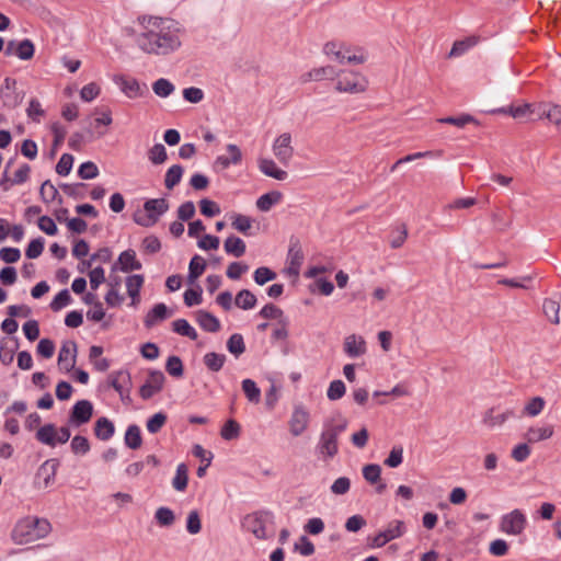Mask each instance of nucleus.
Returning <instances> with one entry per match:
<instances>
[{"label":"nucleus","mask_w":561,"mask_h":561,"mask_svg":"<svg viewBox=\"0 0 561 561\" xmlns=\"http://www.w3.org/2000/svg\"><path fill=\"white\" fill-rule=\"evenodd\" d=\"M137 21L141 32L137 35L136 44L142 53L168 56L180 49L182 28L179 22L154 15H141Z\"/></svg>","instance_id":"nucleus-1"},{"label":"nucleus","mask_w":561,"mask_h":561,"mask_svg":"<svg viewBox=\"0 0 561 561\" xmlns=\"http://www.w3.org/2000/svg\"><path fill=\"white\" fill-rule=\"evenodd\" d=\"M49 531L47 519L28 516L18 522L11 536L15 543L25 545L46 537Z\"/></svg>","instance_id":"nucleus-2"},{"label":"nucleus","mask_w":561,"mask_h":561,"mask_svg":"<svg viewBox=\"0 0 561 561\" xmlns=\"http://www.w3.org/2000/svg\"><path fill=\"white\" fill-rule=\"evenodd\" d=\"M347 420L339 416L325 423L318 444V451L323 459L333 458L339 453V436L346 430Z\"/></svg>","instance_id":"nucleus-3"},{"label":"nucleus","mask_w":561,"mask_h":561,"mask_svg":"<svg viewBox=\"0 0 561 561\" xmlns=\"http://www.w3.org/2000/svg\"><path fill=\"white\" fill-rule=\"evenodd\" d=\"M323 54L341 65H362L367 60V55L363 49L353 48L344 43L334 41L324 44Z\"/></svg>","instance_id":"nucleus-4"},{"label":"nucleus","mask_w":561,"mask_h":561,"mask_svg":"<svg viewBox=\"0 0 561 561\" xmlns=\"http://www.w3.org/2000/svg\"><path fill=\"white\" fill-rule=\"evenodd\" d=\"M335 90L340 93L358 94L368 88V79L353 70H341L336 72Z\"/></svg>","instance_id":"nucleus-5"},{"label":"nucleus","mask_w":561,"mask_h":561,"mask_svg":"<svg viewBox=\"0 0 561 561\" xmlns=\"http://www.w3.org/2000/svg\"><path fill=\"white\" fill-rule=\"evenodd\" d=\"M144 208L147 214L136 215L135 221L142 227H150L169 209V204L164 198L148 199L145 202Z\"/></svg>","instance_id":"nucleus-6"},{"label":"nucleus","mask_w":561,"mask_h":561,"mask_svg":"<svg viewBox=\"0 0 561 561\" xmlns=\"http://www.w3.org/2000/svg\"><path fill=\"white\" fill-rule=\"evenodd\" d=\"M526 526V515L518 508H515L512 512L503 515L500 522L501 531L513 536L523 534Z\"/></svg>","instance_id":"nucleus-7"},{"label":"nucleus","mask_w":561,"mask_h":561,"mask_svg":"<svg viewBox=\"0 0 561 561\" xmlns=\"http://www.w3.org/2000/svg\"><path fill=\"white\" fill-rule=\"evenodd\" d=\"M58 467L59 460L55 458L43 462L35 474V486L44 490L50 488L55 483Z\"/></svg>","instance_id":"nucleus-8"},{"label":"nucleus","mask_w":561,"mask_h":561,"mask_svg":"<svg viewBox=\"0 0 561 561\" xmlns=\"http://www.w3.org/2000/svg\"><path fill=\"white\" fill-rule=\"evenodd\" d=\"M272 515L266 512H257L250 514L244 518V527L252 533L257 539H266V524L271 522Z\"/></svg>","instance_id":"nucleus-9"},{"label":"nucleus","mask_w":561,"mask_h":561,"mask_svg":"<svg viewBox=\"0 0 561 561\" xmlns=\"http://www.w3.org/2000/svg\"><path fill=\"white\" fill-rule=\"evenodd\" d=\"M405 533V526L402 520H393L388 524L387 528L378 533L370 540L371 547H383L387 542L401 537Z\"/></svg>","instance_id":"nucleus-10"},{"label":"nucleus","mask_w":561,"mask_h":561,"mask_svg":"<svg viewBox=\"0 0 561 561\" xmlns=\"http://www.w3.org/2000/svg\"><path fill=\"white\" fill-rule=\"evenodd\" d=\"M272 151L278 161L287 163L294 154L291 134L283 133L276 137L272 145Z\"/></svg>","instance_id":"nucleus-11"},{"label":"nucleus","mask_w":561,"mask_h":561,"mask_svg":"<svg viewBox=\"0 0 561 561\" xmlns=\"http://www.w3.org/2000/svg\"><path fill=\"white\" fill-rule=\"evenodd\" d=\"M93 415V405L89 400H80L72 407L69 415V424L81 426L87 424Z\"/></svg>","instance_id":"nucleus-12"},{"label":"nucleus","mask_w":561,"mask_h":561,"mask_svg":"<svg viewBox=\"0 0 561 561\" xmlns=\"http://www.w3.org/2000/svg\"><path fill=\"white\" fill-rule=\"evenodd\" d=\"M165 377L160 370H150L148 379L140 387L139 394L144 400H149L163 388Z\"/></svg>","instance_id":"nucleus-13"},{"label":"nucleus","mask_w":561,"mask_h":561,"mask_svg":"<svg viewBox=\"0 0 561 561\" xmlns=\"http://www.w3.org/2000/svg\"><path fill=\"white\" fill-rule=\"evenodd\" d=\"M77 343L75 341L65 342L58 354V367L65 373H70L77 362Z\"/></svg>","instance_id":"nucleus-14"},{"label":"nucleus","mask_w":561,"mask_h":561,"mask_svg":"<svg viewBox=\"0 0 561 561\" xmlns=\"http://www.w3.org/2000/svg\"><path fill=\"white\" fill-rule=\"evenodd\" d=\"M111 387L119 393L121 399H129L131 389V377L127 370L113 371L110 375Z\"/></svg>","instance_id":"nucleus-15"},{"label":"nucleus","mask_w":561,"mask_h":561,"mask_svg":"<svg viewBox=\"0 0 561 561\" xmlns=\"http://www.w3.org/2000/svg\"><path fill=\"white\" fill-rule=\"evenodd\" d=\"M304 252L299 240H290V245L287 254V272L289 275L298 276L300 267L304 263Z\"/></svg>","instance_id":"nucleus-16"},{"label":"nucleus","mask_w":561,"mask_h":561,"mask_svg":"<svg viewBox=\"0 0 561 561\" xmlns=\"http://www.w3.org/2000/svg\"><path fill=\"white\" fill-rule=\"evenodd\" d=\"M35 47L32 41L23 39L21 42L10 41L5 48L8 56L15 55L21 60H30L33 58Z\"/></svg>","instance_id":"nucleus-17"},{"label":"nucleus","mask_w":561,"mask_h":561,"mask_svg":"<svg viewBox=\"0 0 561 561\" xmlns=\"http://www.w3.org/2000/svg\"><path fill=\"white\" fill-rule=\"evenodd\" d=\"M308 424H309L308 411L301 405L296 407L294 409V412L289 420L290 433L294 436H299L306 431V428L308 427Z\"/></svg>","instance_id":"nucleus-18"},{"label":"nucleus","mask_w":561,"mask_h":561,"mask_svg":"<svg viewBox=\"0 0 561 561\" xmlns=\"http://www.w3.org/2000/svg\"><path fill=\"white\" fill-rule=\"evenodd\" d=\"M16 81L12 78H5L0 89V96L3 105L14 108L21 103V98L15 92Z\"/></svg>","instance_id":"nucleus-19"},{"label":"nucleus","mask_w":561,"mask_h":561,"mask_svg":"<svg viewBox=\"0 0 561 561\" xmlns=\"http://www.w3.org/2000/svg\"><path fill=\"white\" fill-rule=\"evenodd\" d=\"M228 156H219L215 163L214 168L216 172H220L228 168L231 163L237 164L241 161L242 153L240 148L237 145L229 144L227 146Z\"/></svg>","instance_id":"nucleus-20"},{"label":"nucleus","mask_w":561,"mask_h":561,"mask_svg":"<svg viewBox=\"0 0 561 561\" xmlns=\"http://www.w3.org/2000/svg\"><path fill=\"white\" fill-rule=\"evenodd\" d=\"M116 83L119 85L122 92L129 99L142 96L147 89L145 84L141 87L135 78L119 77L116 79Z\"/></svg>","instance_id":"nucleus-21"},{"label":"nucleus","mask_w":561,"mask_h":561,"mask_svg":"<svg viewBox=\"0 0 561 561\" xmlns=\"http://www.w3.org/2000/svg\"><path fill=\"white\" fill-rule=\"evenodd\" d=\"M336 71L332 66H322L310 69L309 71L300 76L301 83H308L312 81H322L327 79L335 78Z\"/></svg>","instance_id":"nucleus-22"},{"label":"nucleus","mask_w":561,"mask_h":561,"mask_svg":"<svg viewBox=\"0 0 561 561\" xmlns=\"http://www.w3.org/2000/svg\"><path fill=\"white\" fill-rule=\"evenodd\" d=\"M344 352L350 357H358L366 353V342L362 336L351 334L344 340Z\"/></svg>","instance_id":"nucleus-23"},{"label":"nucleus","mask_w":561,"mask_h":561,"mask_svg":"<svg viewBox=\"0 0 561 561\" xmlns=\"http://www.w3.org/2000/svg\"><path fill=\"white\" fill-rule=\"evenodd\" d=\"M117 264L124 273L141 270L142 265L136 257V252L131 249L122 252L118 256Z\"/></svg>","instance_id":"nucleus-24"},{"label":"nucleus","mask_w":561,"mask_h":561,"mask_svg":"<svg viewBox=\"0 0 561 561\" xmlns=\"http://www.w3.org/2000/svg\"><path fill=\"white\" fill-rule=\"evenodd\" d=\"M168 317H170L168 307L160 302L154 305V307L146 314L144 324L147 329H150L158 322L165 320Z\"/></svg>","instance_id":"nucleus-25"},{"label":"nucleus","mask_w":561,"mask_h":561,"mask_svg":"<svg viewBox=\"0 0 561 561\" xmlns=\"http://www.w3.org/2000/svg\"><path fill=\"white\" fill-rule=\"evenodd\" d=\"M93 431H94V435L100 440H108L113 437V435L115 433V426L112 421H110L105 416H102L95 421Z\"/></svg>","instance_id":"nucleus-26"},{"label":"nucleus","mask_w":561,"mask_h":561,"mask_svg":"<svg viewBox=\"0 0 561 561\" xmlns=\"http://www.w3.org/2000/svg\"><path fill=\"white\" fill-rule=\"evenodd\" d=\"M196 321L199 327L207 332H218L220 330L219 320L208 311L198 310L196 312Z\"/></svg>","instance_id":"nucleus-27"},{"label":"nucleus","mask_w":561,"mask_h":561,"mask_svg":"<svg viewBox=\"0 0 561 561\" xmlns=\"http://www.w3.org/2000/svg\"><path fill=\"white\" fill-rule=\"evenodd\" d=\"M479 43L478 36H469L461 41H456L448 54L449 58L460 57L466 54L470 48Z\"/></svg>","instance_id":"nucleus-28"},{"label":"nucleus","mask_w":561,"mask_h":561,"mask_svg":"<svg viewBox=\"0 0 561 561\" xmlns=\"http://www.w3.org/2000/svg\"><path fill=\"white\" fill-rule=\"evenodd\" d=\"M553 435V427L547 425L543 427H529L525 434V438L528 443H537L550 438Z\"/></svg>","instance_id":"nucleus-29"},{"label":"nucleus","mask_w":561,"mask_h":561,"mask_svg":"<svg viewBox=\"0 0 561 561\" xmlns=\"http://www.w3.org/2000/svg\"><path fill=\"white\" fill-rule=\"evenodd\" d=\"M57 427L54 424H46L36 432V439L50 447L56 446Z\"/></svg>","instance_id":"nucleus-30"},{"label":"nucleus","mask_w":561,"mask_h":561,"mask_svg":"<svg viewBox=\"0 0 561 561\" xmlns=\"http://www.w3.org/2000/svg\"><path fill=\"white\" fill-rule=\"evenodd\" d=\"M282 193L278 191H272L260 196L256 201V207L261 211H268L274 205L282 201Z\"/></svg>","instance_id":"nucleus-31"},{"label":"nucleus","mask_w":561,"mask_h":561,"mask_svg":"<svg viewBox=\"0 0 561 561\" xmlns=\"http://www.w3.org/2000/svg\"><path fill=\"white\" fill-rule=\"evenodd\" d=\"M225 251L236 257H240L245 253V243L242 239L236 236H230L226 239L224 244Z\"/></svg>","instance_id":"nucleus-32"},{"label":"nucleus","mask_w":561,"mask_h":561,"mask_svg":"<svg viewBox=\"0 0 561 561\" xmlns=\"http://www.w3.org/2000/svg\"><path fill=\"white\" fill-rule=\"evenodd\" d=\"M188 483V468L185 463H180L172 480V486L180 492L186 490Z\"/></svg>","instance_id":"nucleus-33"},{"label":"nucleus","mask_w":561,"mask_h":561,"mask_svg":"<svg viewBox=\"0 0 561 561\" xmlns=\"http://www.w3.org/2000/svg\"><path fill=\"white\" fill-rule=\"evenodd\" d=\"M256 301H257V299H256L255 295L248 289L240 290L237 294L236 299H234L236 306L243 310H249V309L254 308L256 305Z\"/></svg>","instance_id":"nucleus-34"},{"label":"nucleus","mask_w":561,"mask_h":561,"mask_svg":"<svg viewBox=\"0 0 561 561\" xmlns=\"http://www.w3.org/2000/svg\"><path fill=\"white\" fill-rule=\"evenodd\" d=\"M125 444L131 449H138L142 444L141 433L138 425H129L125 433Z\"/></svg>","instance_id":"nucleus-35"},{"label":"nucleus","mask_w":561,"mask_h":561,"mask_svg":"<svg viewBox=\"0 0 561 561\" xmlns=\"http://www.w3.org/2000/svg\"><path fill=\"white\" fill-rule=\"evenodd\" d=\"M174 90V84L165 78H160L152 83V91L159 98H169Z\"/></svg>","instance_id":"nucleus-36"},{"label":"nucleus","mask_w":561,"mask_h":561,"mask_svg":"<svg viewBox=\"0 0 561 561\" xmlns=\"http://www.w3.org/2000/svg\"><path fill=\"white\" fill-rule=\"evenodd\" d=\"M206 268L205 260L199 255H194L190 262L188 266V280L193 283L199 276L203 275Z\"/></svg>","instance_id":"nucleus-37"},{"label":"nucleus","mask_w":561,"mask_h":561,"mask_svg":"<svg viewBox=\"0 0 561 561\" xmlns=\"http://www.w3.org/2000/svg\"><path fill=\"white\" fill-rule=\"evenodd\" d=\"M203 362L209 370L219 371L224 367L226 356L224 354L209 352L204 355Z\"/></svg>","instance_id":"nucleus-38"},{"label":"nucleus","mask_w":561,"mask_h":561,"mask_svg":"<svg viewBox=\"0 0 561 561\" xmlns=\"http://www.w3.org/2000/svg\"><path fill=\"white\" fill-rule=\"evenodd\" d=\"M172 327L175 333L186 336L193 341L198 336L196 330L185 319H178L173 321Z\"/></svg>","instance_id":"nucleus-39"},{"label":"nucleus","mask_w":561,"mask_h":561,"mask_svg":"<svg viewBox=\"0 0 561 561\" xmlns=\"http://www.w3.org/2000/svg\"><path fill=\"white\" fill-rule=\"evenodd\" d=\"M227 348L234 357L238 358L245 352L243 336L239 333L232 334L227 341Z\"/></svg>","instance_id":"nucleus-40"},{"label":"nucleus","mask_w":561,"mask_h":561,"mask_svg":"<svg viewBox=\"0 0 561 561\" xmlns=\"http://www.w3.org/2000/svg\"><path fill=\"white\" fill-rule=\"evenodd\" d=\"M542 310L545 316L548 318V320L553 323L558 324L560 322L559 318V311H560V305L556 300L552 299H545L542 304Z\"/></svg>","instance_id":"nucleus-41"},{"label":"nucleus","mask_w":561,"mask_h":561,"mask_svg":"<svg viewBox=\"0 0 561 561\" xmlns=\"http://www.w3.org/2000/svg\"><path fill=\"white\" fill-rule=\"evenodd\" d=\"M154 519L161 527H170L175 522V515L169 507H159L154 513Z\"/></svg>","instance_id":"nucleus-42"},{"label":"nucleus","mask_w":561,"mask_h":561,"mask_svg":"<svg viewBox=\"0 0 561 561\" xmlns=\"http://www.w3.org/2000/svg\"><path fill=\"white\" fill-rule=\"evenodd\" d=\"M242 390L247 399L252 403H259L261 400V390L252 379L242 381Z\"/></svg>","instance_id":"nucleus-43"},{"label":"nucleus","mask_w":561,"mask_h":561,"mask_svg":"<svg viewBox=\"0 0 561 561\" xmlns=\"http://www.w3.org/2000/svg\"><path fill=\"white\" fill-rule=\"evenodd\" d=\"M259 170L264 175H286V172L278 169L275 161L268 158H260L257 161Z\"/></svg>","instance_id":"nucleus-44"},{"label":"nucleus","mask_w":561,"mask_h":561,"mask_svg":"<svg viewBox=\"0 0 561 561\" xmlns=\"http://www.w3.org/2000/svg\"><path fill=\"white\" fill-rule=\"evenodd\" d=\"M241 427L234 420H228L221 428L220 435L226 440H232L239 437Z\"/></svg>","instance_id":"nucleus-45"},{"label":"nucleus","mask_w":561,"mask_h":561,"mask_svg":"<svg viewBox=\"0 0 561 561\" xmlns=\"http://www.w3.org/2000/svg\"><path fill=\"white\" fill-rule=\"evenodd\" d=\"M438 122L443 123V124L455 125L459 128H461L465 125L470 124V123L478 124L477 119L470 114H461L460 116H457V117H454V116L443 117V118H439Z\"/></svg>","instance_id":"nucleus-46"},{"label":"nucleus","mask_w":561,"mask_h":561,"mask_svg":"<svg viewBox=\"0 0 561 561\" xmlns=\"http://www.w3.org/2000/svg\"><path fill=\"white\" fill-rule=\"evenodd\" d=\"M380 474L381 468L379 465L369 463L363 468V477L370 484H377L381 480Z\"/></svg>","instance_id":"nucleus-47"},{"label":"nucleus","mask_w":561,"mask_h":561,"mask_svg":"<svg viewBox=\"0 0 561 561\" xmlns=\"http://www.w3.org/2000/svg\"><path fill=\"white\" fill-rule=\"evenodd\" d=\"M165 370L172 377H182L184 368L181 358L179 356H170L165 364Z\"/></svg>","instance_id":"nucleus-48"},{"label":"nucleus","mask_w":561,"mask_h":561,"mask_svg":"<svg viewBox=\"0 0 561 561\" xmlns=\"http://www.w3.org/2000/svg\"><path fill=\"white\" fill-rule=\"evenodd\" d=\"M277 274L268 267L261 266L254 271L253 278L257 285H264L270 280H274Z\"/></svg>","instance_id":"nucleus-49"},{"label":"nucleus","mask_w":561,"mask_h":561,"mask_svg":"<svg viewBox=\"0 0 561 561\" xmlns=\"http://www.w3.org/2000/svg\"><path fill=\"white\" fill-rule=\"evenodd\" d=\"M144 276L142 275H131L126 278V287L128 296H139L140 289L144 285Z\"/></svg>","instance_id":"nucleus-50"},{"label":"nucleus","mask_w":561,"mask_h":561,"mask_svg":"<svg viewBox=\"0 0 561 561\" xmlns=\"http://www.w3.org/2000/svg\"><path fill=\"white\" fill-rule=\"evenodd\" d=\"M70 447L72 453L76 455H85L90 451V443L88 438L81 435H76L71 439Z\"/></svg>","instance_id":"nucleus-51"},{"label":"nucleus","mask_w":561,"mask_h":561,"mask_svg":"<svg viewBox=\"0 0 561 561\" xmlns=\"http://www.w3.org/2000/svg\"><path fill=\"white\" fill-rule=\"evenodd\" d=\"M403 461L402 446H393L383 463L389 468H397Z\"/></svg>","instance_id":"nucleus-52"},{"label":"nucleus","mask_w":561,"mask_h":561,"mask_svg":"<svg viewBox=\"0 0 561 561\" xmlns=\"http://www.w3.org/2000/svg\"><path fill=\"white\" fill-rule=\"evenodd\" d=\"M148 158L153 164L163 163L167 158V150L162 144H156L148 152Z\"/></svg>","instance_id":"nucleus-53"},{"label":"nucleus","mask_w":561,"mask_h":561,"mask_svg":"<svg viewBox=\"0 0 561 561\" xmlns=\"http://www.w3.org/2000/svg\"><path fill=\"white\" fill-rule=\"evenodd\" d=\"M165 423L167 415L162 412H158L147 421V430L149 433L156 434L164 426Z\"/></svg>","instance_id":"nucleus-54"},{"label":"nucleus","mask_w":561,"mask_h":561,"mask_svg":"<svg viewBox=\"0 0 561 561\" xmlns=\"http://www.w3.org/2000/svg\"><path fill=\"white\" fill-rule=\"evenodd\" d=\"M182 93L183 99L193 104L201 103L205 98L204 91L196 87L185 88Z\"/></svg>","instance_id":"nucleus-55"},{"label":"nucleus","mask_w":561,"mask_h":561,"mask_svg":"<svg viewBox=\"0 0 561 561\" xmlns=\"http://www.w3.org/2000/svg\"><path fill=\"white\" fill-rule=\"evenodd\" d=\"M232 227L239 232L247 234L252 227V220L250 217L237 214L233 216Z\"/></svg>","instance_id":"nucleus-56"},{"label":"nucleus","mask_w":561,"mask_h":561,"mask_svg":"<svg viewBox=\"0 0 561 561\" xmlns=\"http://www.w3.org/2000/svg\"><path fill=\"white\" fill-rule=\"evenodd\" d=\"M346 388L342 380H334L330 383L327 396L330 400L335 401L345 394Z\"/></svg>","instance_id":"nucleus-57"},{"label":"nucleus","mask_w":561,"mask_h":561,"mask_svg":"<svg viewBox=\"0 0 561 561\" xmlns=\"http://www.w3.org/2000/svg\"><path fill=\"white\" fill-rule=\"evenodd\" d=\"M70 301H71V296H70L68 289H62L55 296V298L50 302V308L54 311H59L61 308L69 305Z\"/></svg>","instance_id":"nucleus-58"},{"label":"nucleus","mask_w":561,"mask_h":561,"mask_svg":"<svg viewBox=\"0 0 561 561\" xmlns=\"http://www.w3.org/2000/svg\"><path fill=\"white\" fill-rule=\"evenodd\" d=\"M73 157L69 153H64L58 163L56 164V172L58 175H68L72 169Z\"/></svg>","instance_id":"nucleus-59"},{"label":"nucleus","mask_w":561,"mask_h":561,"mask_svg":"<svg viewBox=\"0 0 561 561\" xmlns=\"http://www.w3.org/2000/svg\"><path fill=\"white\" fill-rule=\"evenodd\" d=\"M43 250H44V239L43 238L33 239L28 243V245L25 250V255L28 259H36L42 254Z\"/></svg>","instance_id":"nucleus-60"},{"label":"nucleus","mask_w":561,"mask_h":561,"mask_svg":"<svg viewBox=\"0 0 561 561\" xmlns=\"http://www.w3.org/2000/svg\"><path fill=\"white\" fill-rule=\"evenodd\" d=\"M543 408H545V400L540 397H535L526 404V407L524 409V413H526L527 415H530V416H536L539 413H541Z\"/></svg>","instance_id":"nucleus-61"},{"label":"nucleus","mask_w":561,"mask_h":561,"mask_svg":"<svg viewBox=\"0 0 561 561\" xmlns=\"http://www.w3.org/2000/svg\"><path fill=\"white\" fill-rule=\"evenodd\" d=\"M91 289L95 290L105 282V272L101 266L94 267L89 272Z\"/></svg>","instance_id":"nucleus-62"},{"label":"nucleus","mask_w":561,"mask_h":561,"mask_svg":"<svg viewBox=\"0 0 561 561\" xmlns=\"http://www.w3.org/2000/svg\"><path fill=\"white\" fill-rule=\"evenodd\" d=\"M186 529L190 534L196 535L202 529L201 517L197 511H192L188 513Z\"/></svg>","instance_id":"nucleus-63"},{"label":"nucleus","mask_w":561,"mask_h":561,"mask_svg":"<svg viewBox=\"0 0 561 561\" xmlns=\"http://www.w3.org/2000/svg\"><path fill=\"white\" fill-rule=\"evenodd\" d=\"M546 118L561 129V106L549 104Z\"/></svg>","instance_id":"nucleus-64"}]
</instances>
